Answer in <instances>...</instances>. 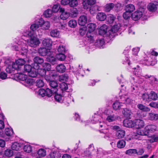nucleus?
Listing matches in <instances>:
<instances>
[{"label":"nucleus","mask_w":158,"mask_h":158,"mask_svg":"<svg viewBox=\"0 0 158 158\" xmlns=\"http://www.w3.org/2000/svg\"><path fill=\"white\" fill-rule=\"evenodd\" d=\"M49 85L51 87V89L49 88H47L46 90L41 89L38 91V94L40 97H43L46 96L50 97L52 96V94L57 91L58 84L56 81H50Z\"/></svg>","instance_id":"1"},{"label":"nucleus","mask_w":158,"mask_h":158,"mask_svg":"<svg viewBox=\"0 0 158 158\" xmlns=\"http://www.w3.org/2000/svg\"><path fill=\"white\" fill-rule=\"evenodd\" d=\"M24 35L31 38L28 43L30 46L35 47L40 43L39 40L36 37L37 35L34 34L33 31L26 30L24 32Z\"/></svg>","instance_id":"2"},{"label":"nucleus","mask_w":158,"mask_h":158,"mask_svg":"<svg viewBox=\"0 0 158 158\" xmlns=\"http://www.w3.org/2000/svg\"><path fill=\"white\" fill-rule=\"evenodd\" d=\"M24 70L28 73L29 76L32 77H36L37 76V73L35 70H33L32 67L29 64H25L24 66Z\"/></svg>","instance_id":"3"},{"label":"nucleus","mask_w":158,"mask_h":158,"mask_svg":"<svg viewBox=\"0 0 158 158\" xmlns=\"http://www.w3.org/2000/svg\"><path fill=\"white\" fill-rule=\"evenodd\" d=\"M60 89L62 93V95L67 97L69 95V93L66 90L68 89V85L63 82L61 83L60 85Z\"/></svg>","instance_id":"4"},{"label":"nucleus","mask_w":158,"mask_h":158,"mask_svg":"<svg viewBox=\"0 0 158 158\" xmlns=\"http://www.w3.org/2000/svg\"><path fill=\"white\" fill-rule=\"evenodd\" d=\"M25 61L24 59H19L16 60L15 62L13 63V66L14 68L16 69L17 70L21 68V66L24 64Z\"/></svg>","instance_id":"5"},{"label":"nucleus","mask_w":158,"mask_h":158,"mask_svg":"<svg viewBox=\"0 0 158 158\" xmlns=\"http://www.w3.org/2000/svg\"><path fill=\"white\" fill-rule=\"evenodd\" d=\"M44 20L42 19H40L38 21L31 25L30 27L31 29L33 31L37 30L39 27L42 26Z\"/></svg>","instance_id":"6"},{"label":"nucleus","mask_w":158,"mask_h":158,"mask_svg":"<svg viewBox=\"0 0 158 158\" xmlns=\"http://www.w3.org/2000/svg\"><path fill=\"white\" fill-rule=\"evenodd\" d=\"M82 4L85 9H87L89 6L94 4L96 2V0H82Z\"/></svg>","instance_id":"7"},{"label":"nucleus","mask_w":158,"mask_h":158,"mask_svg":"<svg viewBox=\"0 0 158 158\" xmlns=\"http://www.w3.org/2000/svg\"><path fill=\"white\" fill-rule=\"evenodd\" d=\"M143 15V12L140 10H138L132 14V19L135 21L139 19Z\"/></svg>","instance_id":"8"},{"label":"nucleus","mask_w":158,"mask_h":158,"mask_svg":"<svg viewBox=\"0 0 158 158\" xmlns=\"http://www.w3.org/2000/svg\"><path fill=\"white\" fill-rule=\"evenodd\" d=\"M38 52L41 56H44L50 54V50L44 48H40L38 50Z\"/></svg>","instance_id":"9"},{"label":"nucleus","mask_w":158,"mask_h":158,"mask_svg":"<svg viewBox=\"0 0 158 158\" xmlns=\"http://www.w3.org/2000/svg\"><path fill=\"white\" fill-rule=\"evenodd\" d=\"M158 6V2H154L153 3H150L149 4L148 6V10L151 11H155L157 9Z\"/></svg>","instance_id":"10"},{"label":"nucleus","mask_w":158,"mask_h":158,"mask_svg":"<svg viewBox=\"0 0 158 158\" xmlns=\"http://www.w3.org/2000/svg\"><path fill=\"white\" fill-rule=\"evenodd\" d=\"M135 127L137 129H139L143 127L145 123L142 120L140 119H136L135 121Z\"/></svg>","instance_id":"11"},{"label":"nucleus","mask_w":158,"mask_h":158,"mask_svg":"<svg viewBox=\"0 0 158 158\" xmlns=\"http://www.w3.org/2000/svg\"><path fill=\"white\" fill-rule=\"evenodd\" d=\"M135 121L128 119H125L123 120V123L124 127H135Z\"/></svg>","instance_id":"12"},{"label":"nucleus","mask_w":158,"mask_h":158,"mask_svg":"<svg viewBox=\"0 0 158 158\" xmlns=\"http://www.w3.org/2000/svg\"><path fill=\"white\" fill-rule=\"evenodd\" d=\"M100 132L101 133H103L106 135L104 136V138L106 139H108L109 138V135L111 134V129L110 128H107L105 129H102L99 130Z\"/></svg>","instance_id":"13"},{"label":"nucleus","mask_w":158,"mask_h":158,"mask_svg":"<svg viewBox=\"0 0 158 158\" xmlns=\"http://www.w3.org/2000/svg\"><path fill=\"white\" fill-rule=\"evenodd\" d=\"M47 73H48V75H46L45 77V78L47 81H50L52 78H54L56 75L54 70L48 71Z\"/></svg>","instance_id":"14"},{"label":"nucleus","mask_w":158,"mask_h":158,"mask_svg":"<svg viewBox=\"0 0 158 158\" xmlns=\"http://www.w3.org/2000/svg\"><path fill=\"white\" fill-rule=\"evenodd\" d=\"M156 127L153 125H148L145 128L146 131L148 133V135H149L150 133H152L156 131Z\"/></svg>","instance_id":"15"},{"label":"nucleus","mask_w":158,"mask_h":158,"mask_svg":"<svg viewBox=\"0 0 158 158\" xmlns=\"http://www.w3.org/2000/svg\"><path fill=\"white\" fill-rule=\"evenodd\" d=\"M60 11L61 13L60 16L61 19L63 20H66L69 17V13L65 11L64 8H60Z\"/></svg>","instance_id":"16"},{"label":"nucleus","mask_w":158,"mask_h":158,"mask_svg":"<svg viewBox=\"0 0 158 158\" xmlns=\"http://www.w3.org/2000/svg\"><path fill=\"white\" fill-rule=\"evenodd\" d=\"M87 17L84 15L81 16L78 19V23L80 25L84 26L87 23Z\"/></svg>","instance_id":"17"},{"label":"nucleus","mask_w":158,"mask_h":158,"mask_svg":"<svg viewBox=\"0 0 158 158\" xmlns=\"http://www.w3.org/2000/svg\"><path fill=\"white\" fill-rule=\"evenodd\" d=\"M55 95L54 96V98L55 100L57 102L62 103L63 102L64 99V97H66L65 96L62 95L61 94H59L58 93L56 92L55 93Z\"/></svg>","instance_id":"18"},{"label":"nucleus","mask_w":158,"mask_h":158,"mask_svg":"<svg viewBox=\"0 0 158 158\" xmlns=\"http://www.w3.org/2000/svg\"><path fill=\"white\" fill-rule=\"evenodd\" d=\"M94 149V147L93 144L90 145L88 148H87L86 150L84 151V155L86 156H89L91 154V152Z\"/></svg>","instance_id":"19"},{"label":"nucleus","mask_w":158,"mask_h":158,"mask_svg":"<svg viewBox=\"0 0 158 158\" xmlns=\"http://www.w3.org/2000/svg\"><path fill=\"white\" fill-rule=\"evenodd\" d=\"M122 113L126 117L130 118V116L132 114V112L129 109L127 108H125L123 109Z\"/></svg>","instance_id":"20"},{"label":"nucleus","mask_w":158,"mask_h":158,"mask_svg":"<svg viewBox=\"0 0 158 158\" xmlns=\"http://www.w3.org/2000/svg\"><path fill=\"white\" fill-rule=\"evenodd\" d=\"M56 69L58 72L63 73L65 71L66 67L64 64H60L56 66Z\"/></svg>","instance_id":"21"},{"label":"nucleus","mask_w":158,"mask_h":158,"mask_svg":"<svg viewBox=\"0 0 158 158\" xmlns=\"http://www.w3.org/2000/svg\"><path fill=\"white\" fill-rule=\"evenodd\" d=\"M23 146V145L21 143L15 142L12 144L11 148L13 150L17 151L21 148Z\"/></svg>","instance_id":"22"},{"label":"nucleus","mask_w":158,"mask_h":158,"mask_svg":"<svg viewBox=\"0 0 158 158\" xmlns=\"http://www.w3.org/2000/svg\"><path fill=\"white\" fill-rule=\"evenodd\" d=\"M124 104L122 103H120L118 101H116L113 104V107L115 110L120 109L123 108Z\"/></svg>","instance_id":"23"},{"label":"nucleus","mask_w":158,"mask_h":158,"mask_svg":"<svg viewBox=\"0 0 158 158\" xmlns=\"http://www.w3.org/2000/svg\"><path fill=\"white\" fill-rule=\"evenodd\" d=\"M42 44L44 46L49 47L52 45V41L50 39H45L43 41Z\"/></svg>","instance_id":"24"},{"label":"nucleus","mask_w":158,"mask_h":158,"mask_svg":"<svg viewBox=\"0 0 158 158\" xmlns=\"http://www.w3.org/2000/svg\"><path fill=\"white\" fill-rule=\"evenodd\" d=\"M97 19L100 21L104 20L106 18V16L104 13H99L96 17Z\"/></svg>","instance_id":"25"},{"label":"nucleus","mask_w":158,"mask_h":158,"mask_svg":"<svg viewBox=\"0 0 158 158\" xmlns=\"http://www.w3.org/2000/svg\"><path fill=\"white\" fill-rule=\"evenodd\" d=\"M107 27L105 24L103 25L100 28L99 30V34L100 35L105 34L107 31Z\"/></svg>","instance_id":"26"},{"label":"nucleus","mask_w":158,"mask_h":158,"mask_svg":"<svg viewBox=\"0 0 158 158\" xmlns=\"http://www.w3.org/2000/svg\"><path fill=\"white\" fill-rule=\"evenodd\" d=\"M125 134V131L122 130H118L116 133V136L117 138H122L124 136Z\"/></svg>","instance_id":"27"},{"label":"nucleus","mask_w":158,"mask_h":158,"mask_svg":"<svg viewBox=\"0 0 158 158\" xmlns=\"http://www.w3.org/2000/svg\"><path fill=\"white\" fill-rule=\"evenodd\" d=\"M137 149H130L126 151L125 154L130 156H132L136 154Z\"/></svg>","instance_id":"28"},{"label":"nucleus","mask_w":158,"mask_h":158,"mask_svg":"<svg viewBox=\"0 0 158 158\" xmlns=\"http://www.w3.org/2000/svg\"><path fill=\"white\" fill-rule=\"evenodd\" d=\"M61 156L59 152H53L50 153L49 155V158H59Z\"/></svg>","instance_id":"29"},{"label":"nucleus","mask_w":158,"mask_h":158,"mask_svg":"<svg viewBox=\"0 0 158 158\" xmlns=\"http://www.w3.org/2000/svg\"><path fill=\"white\" fill-rule=\"evenodd\" d=\"M11 64V63H10V64H8V66L6 67V71L7 73H14V71L16 69L13 67V63L12 64L11 66L10 65Z\"/></svg>","instance_id":"30"},{"label":"nucleus","mask_w":158,"mask_h":158,"mask_svg":"<svg viewBox=\"0 0 158 158\" xmlns=\"http://www.w3.org/2000/svg\"><path fill=\"white\" fill-rule=\"evenodd\" d=\"M118 80L120 84H121V86L122 87L125 86L127 83V81L124 79L122 75L120 77H118Z\"/></svg>","instance_id":"31"},{"label":"nucleus","mask_w":158,"mask_h":158,"mask_svg":"<svg viewBox=\"0 0 158 158\" xmlns=\"http://www.w3.org/2000/svg\"><path fill=\"white\" fill-rule=\"evenodd\" d=\"M95 24L93 23H90L88 24L87 26V29L88 31L93 32L96 28Z\"/></svg>","instance_id":"32"},{"label":"nucleus","mask_w":158,"mask_h":158,"mask_svg":"<svg viewBox=\"0 0 158 158\" xmlns=\"http://www.w3.org/2000/svg\"><path fill=\"white\" fill-rule=\"evenodd\" d=\"M126 145V142L123 140L121 139L118 142L117 146L118 148H124Z\"/></svg>","instance_id":"33"},{"label":"nucleus","mask_w":158,"mask_h":158,"mask_svg":"<svg viewBox=\"0 0 158 158\" xmlns=\"http://www.w3.org/2000/svg\"><path fill=\"white\" fill-rule=\"evenodd\" d=\"M59 34V31L56 29L52 30L50 32L51 36L53 37H58Z\"/></svg>","instance_id":"34"},{"label":"nucleus","mask_w":158,"mask_h":158,"mask_svg":"<svg viewBox=\"0 0 158 158\" xmlns=\"http://www.w3.org/2000/svg\"><path fill=\"white\" fill-rule=\"evenodd\" d=\"M114 4L113 3H110L106 5L105 6L104 9L105 10L106 12H109L112 8H114Z\"/></svg>","instance_id":"35"},{"label":"nucleus","mask_w":158,"mask_h":158,"mask_svg":"<svg viewBox=\"0 0 158 158\" xmlns=\"http://www.w3.org/2000/svg\"><path fill=\"white\" fill-rule=\"evenodd\" d=\"M118 118V117L114 114L108 115L106 118V120L109 122L115 121Z\"/></svg>","instance_id":"36"},{"label":"nucleus","mask_w":158,"mask_h":158,"mask_svg":"<svg viewBox=\"0 0 158 158\" xmlns=\"http://www.w3.org/2000/svg\"><path fill=\"white\" fill-rule=\"evenodd\" d=\"M135 9L134 5L132 4H129L127 5L126 7L125 10L130 13H131Z\"/></svg>","instance_id":"37"},{"label":"nucleus","mask_w":158,"mask_h":158,"mask_svg":"<svg viewBox=\"0 0 158 158\" xmlns=\"http://www.w3.org/2000/svg\"><path fill=\"white\" fill-rule=\"evenodd\" d=\"M21 48V54L22 55H25L27 53V46L26 45L24 44H22L21 46V45L19 46Z\"/></svg>","instance_id":"38"},{"label":"nucleus","mask_w":158,"mask_h":158,"mask_svg":"<svg viewBox=\"0 0 158 158\" xmlns=\"http://www.w3.org/2000/svg\"><path fill=\"white\" fill-rule=\"evenodd\" d=\"M137 107L140 110L145 111H148L150 110V109L149 108L141 104H138L137 105Z\"/></svg>","instance_id":"39"},{"label":"nucleus","mask_w":158,"mask_h":158,"mask_svg":"<svg viewBox=\"0 0 158 158\" xmlns=\"http://www.w3.org/2000/svg\"><path fill=\"white\" fill-rule=\"evenodd\" d=\"M56 58L59 60L63 61L66 58L64 53H59L57 54L56 56Z\"/></svg>","instance_id":"40"},{"label":"nucleus","mask_w":158,"mask_h":158,"mask_svg":"<svg viewBox=\"0 0 158 158\" xmlns=\"http://www.w3.org/2000/svg\"><path fill=\"white\" fill-rule=\"evenodd\" d=\"M37 73V75L39 74V75L42 77L46 75V74L47 72H46V71L45 69H39L38 70L36 71Z\"/></svg>","instance_id":"41"},{"label":"nucleus","mask_w":158,"mask_h":158,"mask_svg":"<svg viewBox=\"0 0 158 158\" xmlns=\"http://www.w3.org/2000/svg\"><path fill=\"white\" fill-rule=\"evenodd\" d=\"M93 32H91L88 31L86 34L87 37L91 41V42H93L94 40V35Z\"/></svg>","instance_id":"42"},{"label":"nucleus","mask_w":158,"mask_h":158,"mask_svg":"<svg viewBox=\"0 0 158 158\" xmlns=\"http://www.w3.org/2000/svg\"><path fill=\"white\" fill-rule=\"evenodd\" d=\"M37 153L40 156L44 157L46 156V152L45 149L41 148L38 150Z\"/></svg>","instance_id":"43"},{"label":"nucleus","mask_w":158,"mask_h":158,"mask_svg":"<svg viewBox=\"0 0 158 158\" xmlns=\"http://www.w3.org/2000/svg\"><path fill=\"white\" fill-rule=\"evenodd\" d=\"M68 25L72 28H74L77 25V21L74 19H71L69 22Z\"/></svg>","instance_id":"44"},{"label":"nucleus","mask_w":158,"mask_h":158,"mask_svg":"<svg viewBox=\"0 0 158 158\" xmlns=\"http://www.w3.org/2000/svg\"><path fill=\"white\" fill-rule=\"evenodd\" d=\"M149 117L151 120H157L158 119V114L150 113L149 114Z\"/></svg>","instance_id":"45"},{"label":"nucleus","mask_w":158,"mask_h":158,"mask_svg":"<svg viewBox=\"0 0 158 158\" xmlns=\"http://www.w3.org/2000/svg\"><path fill=\"white\" fill-rule=\"evenodd\" d=\"M34 61L39 64H42L44 61V59L40 57L36 56L34 58Z\"/></svg>","instance_id":"46"},{"label":"nucleus","mask_w":158,"mask_h":158,"mask_svg":"<svg viewBox=\"0 0 158 158\" xmlns=\"http://www.w3.org/2000/svg\"><path fill=\"white\" fill-rule=\"evenodd\" d=\"M137 134L140 135H148V133L146 131L145 128L143 130L138 129L136 131Z\"/></svg>","instance_id":"47"},{"label":"nucleus","mask_w":158,"mask_h":158,"mask_svg":"<svg viewBox=\"0 0 158 158\" xmlns=\"http://www.w3.org/2000/svg\"><path fill=\"white\" fill-rule=\"evenodd\" d=\"M5 131L6 135L8 136H11L13 134V130L11 128H6Z\"/></svg>","instance_id":"48"},{"label":"nucleus","mask_w":158,"mask_h":158,"mask_svg":"<svg viewBox=\"0 0 158 158\" xmlns=\"http://www.w3.org/2000/svg\"><path fill=\"white\" fill-rule=\"evenodd\" d=\"M48 61L50 62L53 64L56 63V58L53 56H48L47 58Z\"/></svg>","instance_id":"49"},{"label":"nucleus","mask_w":158,"mask_h":158,"mask_svg":"<svg viewBox=\"0 0 158 158\" xmlns=\"http://www.w3.org/2000/svg\"><path fill=\"white\" fill-rule=\"evenodd\" d=\"M104 154V151L102 148H100L97 150V155L98 158L103 156Z\"/></svg>","instance_id":"50"},{"label":"nucleus","mask_w":158,"mask_h":158,"mask_svg":"<svg viewBox=\"0 0 158 158\" xmlns=\"http://www.w3.org/2000/svg\"><path fill=\"white\" fill-rule=\"evenodd\" d=\"M144 77L146 79L149 78L152 82L157 81V79L153 76L146 75L144 76Z\"/></svg>","instance_id":"51"},{"label":"nucleus","mask_w":158,"mask_h":158,"mask_svg":"<svg viewBox=\"0 0 158 158\" xmlns=\"http://www.w3.org/2000/svg\"><path fill=\"white\" fill-rule=\"evenodd\" d=\"M4 154L6 156L8 157H10L13 155V152L12 150L10 149H7L5 151Z\"/></svg>","instance_id":"52"},{"label":"nucleus","mask_w":158,"mask_h":158,"mask_svg":"<svg viewBox=\"0 0 158 158\" xmlns=\"http://www.w3.org/2000/svg\"><path fill=\"white\" fill-rule=\"evenodd\" d=\"M52 11L51 9H48L44 12V15L46 17H50L52 16Z\"/></svg>","instance_id":"53"},{"label":"nucleus","mask_w":158,"mask_h":158,"mask_svg":"<svg viewBox=\"0 0 158 158\" xmlns=\"http://www.w3.org/2000/svg\"><path fill=\"white\" fill-rule=\"evenodd\" d=\"M23 150L27 153H30L32 151V148L31 146L29 144H27L25 145L23 147Z\"/></svg>","instance_id":"54"},{"label":"nucleus","mask_w":158,"mask_h":158,"mask_svg":"<svg viewBox=\"0 0 158 158\" xmlns=\"http://www.w3.org/2000/svg\"><path fill=\"white\" fill-rule=\"evenodd\" d=\"M43 67L44 69H45V70L48 71H49L51 70V66L50 64L48 63H44L43 65Z\"/></svg>","instance_id":"55"},{"label":"nucleus","mask_w":158,"mask_h":158,"mask_svg":"<svg viewBox=\"0 0 158 158\" xmlns=\"http://www.w3.org/2000/svg\"><path fill=\"white\" fill-rule=\"evenodd\" d=\"M57 50L59 53H64L65 51V47L62 45H60L58 47Z\"/></svg>","instance_id":"56"},{"label":"nucleus","mask_w":158,"mask_h":158,"mask_svg":"<svg viewBox=\"0 0 158 158\" xmlns=\"http://www.w3.org/2000/svg\"><path fill=\"white\" fill-rule=\"evenodd\" d=\"M150 97L151 99L154 100H156L158 98V94L153 91L151 92Z\"/></svg>","instance_id":"57"},{"label":"nucleus","mask_w":158,"mask_h":158,"mask_svg":"<svg viewBox=\"0 0 158 158\" xmlns=\"http://www.w3.org/2000/svg\"><path fill=\"white\" fill-rule=\"evenodd\" d=\"M60 5L59 4H56L54 5L53 7L52 8V12L54 13H56L58 12V11L60 9Z\"/></svg>","instance_id":"58"},{"label":"nucleus","mask_w":158,"mask_h":158,"mask_svg":"<svg viewBox=\"0 0 158 158\" xmlns=\"http://www.w3.org/2000/svg\"><path fill=\"white\" fill-rule=\"evenodd\" d=\"M44 85V81L41 80H38L36 81V85L38 87H43Z\"/></svg>","instance_id":"59"},{"label":"nucleus","mask_w":158,"mask_h":158,"mask_svg":"<svg viewBox=\"0 0 158 158\" xmlns=\"http://www.w3.org/2000/svg\"><path fill=\"white\" fill-rule=\"evenodd\" d=\"M120 28V25L119 24L114 25L112 28V32H115L117 31Z\"/></svg>","instance_id":"60"},{"label":"nucleus","mask_w":158,"mask_h":158,"mask_svg":"<svg viewBox=\"0 0 158 158\" xmlns=\"http://www.w3.org/2000/svg\"><path fill=\"white\" fill-rule=\"evenodd\" d=\"M78 5L77 0H70L69 6L71 7L76 6Z\"/></svg>","instance_id":"61"},{"label":"nucleus","mask_w":158,"mask_h":158,"mask_svg":"<svg viewBox=\"0 0 158 158\" xmlns=\"http://www.w3.org/2000/svg\"><path fill=\"white\" fill-rule=\"evenodd\" d=\"M42 25L43 26V27L44 29H48L50 27V23L48 21H47L44 22V23Z\"/></svg>","instance_id":"62"},{"label":"nucleus","mask_w":158,"mask_h":158,"mask_svg":"<svg viewBox=\"0 0 158 158\" xmlns=\"http://www.w3.org/2000/svg\"><path fill=\"white\" fill-rule=\"evenodd\" d=\"M39 64L37 63L34 62L32 64V68L33 70H35L36 71H37L39 69L40 66Z\"/></svg>","instance_id":"63"},{"label":"nucleus","mask_w":158,"mask_h":158,"mask_svg":"<svg viewBox=\"0 0 158 158\" xmlns=\"http://www.w3.org/2000/svg\"><path fill=\"white\" fill-rule=\"evenodd\" d=\"M131 13L127 11H126L124 12L123 15V18L126 19H127L129 18L131 16Z\"/></svg>","instance_id":"64"}]
</instances>
